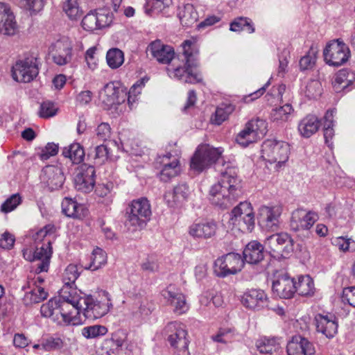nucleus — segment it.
I'll return each mask as SVG.
<instances>
[{"instance_id":"nucleus-1","label":"nucleus","mask_w":355,"mask_h":355,"mask_svg":"<svg viewBox=\"0 0 355 355\" xmlns=\"http://www.w3.org/2000/svg\"><path fill=\"white\" fill-rule=\"evenodd\" d=\"M241 181L237 176L236 169L227 166L221 173L218 182L211 187L210 201L220 209H227L238 198L241 193Z\"/></svg>"},{"instance_id":"nucleus-2","label":"nucleus","mask_w":355,"mask_h":355,"mask_svg":"<svg viewBox=\"0 0 355 355\" xmlns=\"http://www.w3.org/2000/svg\"><path fill=\"white\" fill-rule=\"evenodd\" d=\"M125 226L130 231L140 230L146 227L152 214L149 201L145 198L132 200L126 209Z\"/></svg>"},{"instance_id":"nucleus-3","label":"nucleus","mask_w":355,"mask_h":355,"mask_svg":"<svg viewBox=\"0 0 355 355\" xmlns=\"http://www.w3.org/2000/svg\"><path fill=\"white\" fill-rule=\"evenodd\" d=\"M290 146L287 142L268 139L262 144L261 157L266 162L275 164V168L279 169L288 159Z\"/></svg>"},{"instance_id":"nucleus-4","label":"nucleus","mask_w":355,"mask_h":355,"mask_svg":"<svg viewBox=\"0 0 355 355\" xmlns=\"http://www.w3.org/2000/svg\"><path fill=\"white\" fill-rule=\"evenodd\" d=\"M68 306L69 305L67 303L61 302L60 298L55 297L42 304L40 311L42 316L51 318L59 324H78L79 320L74 319L71 312L67 311Z\"/></svg>"},{"instance_id":"nucleus-5","label":"nucleus","mask_w":355,"mask_h":355,"mask_svg":"<svg viewBox=\"0 0 355 355\" xmlns=\"http://www.w3.org/2000/svg\"><path fill=\"white\" fill-rule=\"evenodd\" d=\"M222 148H214L209 144L200 145L191 158L190 167L200 173L215 163L222 155Z\"/></svg>"},{"instance_id":"nucleus-6","label":"nucleus","mask_w":355,"mask_h":355,"mask_svg":"<svg viewBox=\"0 0 355 355\" xmlns=\"http://www.w3.org/2000/svg\"><path fill=\"white\" fill-rule=\"evenodd\" d=\"M81 302L80 314L77 316V319L79 320L78 323L82 322L83 317L84 319L89 320L100 318L106 315L112 307V304L109 299L97 300L91 295L85 296Z\"/></svg>"},{"instance_id":"nucleus-7","label":"nucleus","mask_w":355,"mask_h":355,"mask_svg":"<svg viewBox=\"0 0 355 355\" xmlns=\"http://www.w3.org/2000/svg\"><path fill=\"white\" fill-rule=\"evenodd\" d=\"M164 334L173 348L175 355H189L187 331L182 324L177 322L168 323L164 329Z\"/></svg>"},{"instance_id":"nucleus-8","label":"nucleus","mask_w":355,"mask_h":355,"mask_svg":"<svg viewBox=\"0 0 355 355\" xmlns=\"http://www.w3.org/2000/svg\"><path fill=\"white\" fill-rule=\"evenodd\" d=\"M267 132V123L265 120L257 119L248 121L243 129L236 137V143L242 147L257 142Z\"/></svg>"},{"instance_id":"nucleus-9","label":"nucleus","mask_w":355,"mask_h":355,"mask_svg":"<svg viewBox=\"0 0 355 355\" xmlns=\"http://www.w3.org/2000/svg\"><path fill=\"white\" fill-rule=\"evenodd\" d=\"M244 266V261L238 253L231 252L218 258L214 266L216 276L225 277L240 272Z\"/></svg>"},{"instance_id":"nucleus-10","label":"nucleus","mask_w":355,"mask_h":355,"mask_svg":"<svg viewBox=\"0 0 355 355\" xmlns=\"http://www.w3.org/2000/svg\"><path fill=\"white\" fill-rule=\"evenodd\" d=\"M324 61L329 66L339 67L346 63L351 57L348 46L340 39L331 41L323 52Z\"/></svg>"},{"instance_id":"nucleus-11","label":"nucleus","mask_w":355,"mask_h":355,"mask_svg":"<svg viewBox=\"0 0 355 355\" xmlns=\"http://www.w3.org/2000/svg\"><path fill=\"white\" fill-rule=\"evenodd\" d=\"M113 21V15L107 9L100 8L89 12L82 19L83 28L93 32L107 28Z\"/></svg>"},{"instance_id":"nucleus-12","label":"nucleus","mask_w":355,"mask_h":355,"mask_svg":"<svg viewBox=\"0 0 355 355\" xmlns=\"http://www.w3.org/2000/svg\"><path fill=\"white\" fill-rule=\"evenodd\" d=\"M231 220L238 224L243 232H252L254 228L255 218L252 205L248 202H242L232 211Z\"/></svg>"},{"instance_id":"nucleus-13","label":"nucleus","mask_w":355,"mask_h":355,"mask_svg":"<svg viewBox=\"0 0 355 355\" xmlns=\"http://www.w3.org/2000/svg\"><path fill=\"white\" fill-rule=\"evenodd\" d=\"M73 285H64L60 291L59 296L57 297L60 298L61 302H66L69 305L67 311L71 312V316H73L74 319H77L78 315L80 314L82 300L87 295L77 288L73 287Z\"/></svg>"},{"instance_id":"nucleus-14","label":"nucleus","mask_w":355,"mask_h":355,"mask_svg":"<svg viewBox=\"0 0 355 355\" xmlns=\"http://www.w3.org/2000/svg\"><path fill=\"white\" fill-rule=\"evenodd\" d=\"M39 69L34 58L19 60L12 67V76L17 82L29 83L38 74Z\"/></svg>"},{"instance_id":"nucleus-15","label":"nucleus","mask_w":355,"mask_h":355,"mask_svg":"<svg viewBox=\"0 0 355 355\" xmlns=\"http://www.w3.org/2000/svg\"><path fill=\"white\" fill-rule=\"evenodd\" d=\"M265 245L270 252L275 254L274 256L286 257L293 251V241L288 234L282 232L268 236Z\"/></svg>"},{"instance_id":"nucleus-16","label":"nucleus","mask_w":355,"mask_h":355,"mask_svg":"<svg viewBox=\"0 0 355 355\" xmlns=\"http://www.w3.org/2000/svg\"><path fill=\"white\" fill-rule=\"evenodd\" d=\"M282 212L280 205H262L259 209L258 221L259 225L268 231H276Z\"/></svg>"},{"instance_id":"nucleus-17","label":"nucleus","mask_w":355,"mask_h":355,"mask_svg":"<svg viewBox=\"0 0 355 355\" xmlns=\"http://www.w3.org/2000/svg\"><path fill=\"white\" fill-rule=\"evenodd\" d=\"M95 169L92 165L83 164L79 166L74 177V185L77 190L83 193L91 192L95 185Z\"/></svg>"},{"instance_id":"nucleus-18","label":"nucleus","mask_w":355,"mask_h":355,"mask_svg":"<svg viewBox=\"0 0 355 355\" xmlns=\"http://www.w3.org/2000/svg\"><path fill=\"white\" fill-rule=\"evenodd\" d=\"M196 62H189L184 60L183 67L168 68V73L171 78H177L184 83L195 84L202 80L201 74L197 71Z\"/></svg>"},{"instance_id":"nucleus-19","label":"nucleus","mask_w":355,"mask_h":355,"mask_svg":"<svg viewBox=\"0 0 355 355\" xmlns=\"http://www.w3.org/2000/svg\"><path fill=\"white\" fill-rule=\"evenodd\" d=\"M162 295L170 305L175 314L181 315L186 313L189 306L185 295L174 285H169L162 292Z\"/></svg>"},{"instance_id":"nucleus-20","label":"nucleus","mask_w":355,"mask_h":355,"mask_svg":"<svg viewBox=\"0 0 355 355\" xmlns=\"http://www.w3.org/2000/svg\"><path fill=\"white\" fill-rule=\"evenodd\" d=\"M272 290L277 296L284 298H291L296 291L295 282L286 273L278 274L272 282Z\"/></svg>"},{"instance_id":"nucleus-21","label":"nucleus","mask_w":355,"mask_h":355,"mask_svg":"<svg viewBox=\"0 0 355 355\" xmlns=\"http://www.w3.org/2000/svg\"><path fill=\"white\" fill-rule=\"evenodd\" d=\"M157 162L162 166L159 176L162 181L167 182L180 173L181 166L179 159L170 153L159 156Z\"/></svg>"},{"instance_id":"nucleus-22","label":"nucleus","mask_w":355,"mask_h":355,"mask_svg":"<svg viewBox=\"0 0 355 355\" xmlns=\"http://www.w3.org/2000/svg\"><path fill=\"white\" fill-rule=\"evenodd\" d=\"M18 32L19 26L10 6L0 2V34L6 36H14Z\"/></svg>"},{"instance_id":"nucleus-23","label":"nucleus","mask_w":355,"mask_h":355,"mask_svg":"<svg viewBox=\"0 0 355 355\" xmlns=\"http://www.w3.org/2000/svg\"><path fill=\"white\" fill-rule=\"evenodd\" d=\"M98 98L105 109H110L125 101L123 91L114 83L106 84L99 92Z\"/></svg>"},{"instance_id":"nucleus-24","label":"nucleus","mask_w":355,"mask_h":355,"mask_svg":"<svg viewBox=\"0 0 355 355\" xmlns=\"http://www.w3.org/2000/svg\"><path fill=\"white\" fill-rule=\"evenodd\" d=\"M318 219V216L315 212L298 209L292 213L290 227L295 232L309 230Z\"/></svg>"},{"instance_id":"nucleus-25","label":"nucleus","mask_w":355,"mask_h":355,"mask_svg":"<svg viewBox=\"0 0 355 355\" xmlns=\"http://www.w3.org/2000/svg\"><path fill=\"white\" fill-rule=\"evenodd\" d=\"M129 310L134 319L141 321L151 314L154 304L146 296L136 295L130 304Z\"/></svg>"},{"instance_id":"nucleus-26","label":"nucleus","mask_w":355,"mask_h":355,"mask_svg":"<svg viewBox=\"0 0 355 355\" xmlns=\"http://www.w3.org/2000/svg\"><path fill=\"white\" fill-rule=\"evenodd\" d=\"M42 182L51 191L60 188L64 181L63 172L58 166H46L40 175Z\"/></svg>"},{"instance_id":"nucleus-27","label":"nucleus","mask_w":355,"mask_h":355,"mask_svg":"<svg viewBox=\"0 0 355 355\" xmlns=\"http://www.w3.org/2000/svg\"><path fill=\"white\" fill-rule=\"evenodd\" d=\"M314 322L317 331L328 338H334L338 332V321L334 315L318 313L315 315Z\"/></svg>"},{"instance_id":"nucleus-28","label":"nucleus","mask_w":355,"mask_h":355,"mask_svg":"<svg viewBox=\"0 0 355 355\" xmlns=\"http://www.w3.org/2000/svg\"><path fill=\"white\" fill-rule=\"evenodd\" d=\"M71 44L68 37H62L52 46V58L58 65H64L71 60Z\"/></svg>"},{"instance_id":"nucleus-29","label":"nucleus","mask_w":355,"mask_h":355,"mask_svg":"<svg viewBox=\"0 0 355 355\" xmlns=\"http://www.w3.org/2000/svg\"><path fill=\"white\" fill-rule=\"evenodd\" d=\"M148 51L161 64H169L175 57L174 49L161 40L152 42L148 46Z\"/></svg>"},{"instance_id":"nucleus-30","label":"nucleus","mask_w":355,"mask_h":355,"mask_svg":"<svg viewBox=\"0 0 355 355\" xmlns=\"http://www.w3.org/2000/svg\"><path fill=\"white\" fill-rule=\"evenodd\" d=\"M288 355H313L315 352L314 345L308 339L297 335L288 343Z\"/></svg>"},{"instance_id":"nucleus-31","label":"nucleus","mask_w":355,"mask_h":355,"mask_svg":"<svg viewBox=\"0 0 355 355\" xmlns=\"http://www.w3.org/2000/svg\"><path fill=\"white\" fill-rule=\"evenodd\" d=\"M241 302L246 308L259 310L268 305V297L263 290L251 289L243 294Z\"/></svg>"},{"instance_id":"nucleus-32","label":"nucleus","mask_w":355,"mask_h":355,"mask_svg":"<svg viewBox=\"0 0 355 355\" xmlns=\"http://www.w3.org/2000/svg\"><path fill=\"white\" fill-rule=\"evenodd\" d=\"M216 224L211 221L192 223L188 228L189 235L194 239H207L215 235Z\"/></svg>"},{"instance_id":"nucleus-33","label":"nucleus","mask_w":355,"mask_h":355,"mask_svg":"<svg viewBox=\"0 0 355 355\" xmlns=\"http://www.w3.org/2000/svg\"><path fill=\"white\" fill-rule=\"evenodd\" d=\"M34 252L35 260L38 261V263L36 264V272H46L49 269L52 254V248L49 245V241L37 244Z\"/></svg>"},{"instance_id":"nucleus-34","label":"nucleus","mask_w":355,"mask_h":355,"mask_svg":"<svg viewBox=\"0 0 355 355\" xmlns=\"http://www.w3.org/2000/svg\"><path fill=\"white\" fill-rule=\"evenodd\" d=\"M264 257L263 247L257 241L250 242L243 250V261L250 264H257Z\"/></svg>"},{"instance_id":"nucleus-35","label":"nucleus","mask_w":355,"mask_h":355,"mask_svg":"<svg viewBox=\"0 0 355 355\" xmlns=\"http://www.w3.org/2000/svg\"><path fill=\"white\" fill-rule=\"evenodd\" d=\"M190 194V189L187 184H180L177 185L172 192L165 194V200L171 207H174L186 201Z\"/></svg>"},{"instance_id":"nucleus-36","label":"nucleus","mask_w":355,"mask_h":355,"mask_svg":"<svg viewBox=\"0 0 355 355\" xmlns=\"http://www.w3.org/2000/svg\"><path fill=\"white\" fill-rule=\"evenodd\" d=\"M62 212L68 217L81 219L84 218L87 210L85 207L76 201L69 198H65L62 202Z\"/></svg>"},{"instance_id":"nucleus-37","label":"nucleus","mask_w":355,"mask_h":355,"mask_svg":"<svg viewBox=\"0 0 355 355\" xmlns=\"http://www.w3.org/2000/svg\"><path fill=\"white\" fill-rule=\"evenodd\" d=\"M320 121L315 115H307L298 124L300 134L306 138L310 137L319 129Z\"/></svg>"},{"instance_id":"nucleus-38","label":"nucleus","mask_w":355,"mask_h":355,"mask_svg":"<svg viewBox=\"0 0 355 355\" xmlns=\"http://www.w3.org/2000/svg\"><path fill=\"white\" fill-rule=\"evenodd\" d=\"M294 110L291 104L273 108L270 114V120L277 124H282L291 120Z\"/></svg>"},{"instance_id":"nucleus-39","label":"nucleus","mask_w":355,"mask_h":355,"mask_svg":"<svg viewBox=\"0 0 355 355\" xmlns=\"http://www.w3.org/2000/svg\"><path fill=\"white\" fill-rule=\"evenodd\" d=\"M178 16L181 24L184 26H192L198 19V14L192 4L184 6L179 11Z\"/></svg>"},{"instance_id":"nucleus-40","label":"nucleus","mask_w":355,"mask_h":355,"mask_svg":"<svg viewBox=\"0 0 355 355\" xmlns=\"http://www.w3.org/2000/svg\"><path fill=\"white\" fill-rule=\"evenodd\" d=\"M257 349L263 354H272L280 347L279 339L277 338L261 337L256 342Z\"/></svg>"},{"instance_id":"nucleus-41","label":"nucleus","mask_w":355,"mask_h":355,"mask_svg":"<svg viewBox=\"0 0 355 355\" xmlns=\"http://www.w3.org/2000/svg\"><path fill=\"white\" fill-rule=\"evenodd\" d=\"M107 257L106 252L100 248H95L90 257V263L85 266L87 270H97L106 265Z\"/></svg>"},{"instance_id":"nucleus-42","label":"nucleus","mask_w":355,"mask_h":355,"mask_svg":"<svg viewBox=\"0 0 355 355\" xmlns=\"http://www.w3.org/2000/svg\"><path fill=\"white\" fill-rule=\"evenodd\" d=\"M354 74L347 69H341L338 71L333 81L334 87L336 91L347 88L352 84L354 79Z\"/></svg>"},{"instance_id":"nucleus-43","label":"nucleus","mask_w":355,"mask_h":355,"mask_svg":"<svg viewBox=\"0 0 355 355\" xmlns=\"http://www.w3.org/2000/svg\"><path fill=\"white\" fill-rule=\"evenodd\" d=\"M62 155L73 164H79L84 159L85 151L79 143H73L63 149Z\"/></svg>"},{"instance_id":"nucleus-44","label":"nucleus","mask_w":355,"mask_h":355,"mask_svg":"<svg viewBox=\"0 0 355 355\" xmlns=\"http://www.w3.org/2000/svg\"><path fill=\"white\" fill-rule=\"evenodd\" d=\"M234 106L232 104H222L218 106L214 114L211 116V122L216 125H220L234 112Z\"/></svg>"},{"instance_id":"nucleus-45","label":"nucleus","mask_w":355,"mask_h":355,"mask_svg":"<svg viewBox=\"0 0 355 355\" xmlns=\"http://www.w3.org/2000/svg\"><path fill=\"white\" fill-rule=\"evenodd\" d=\"M184 60L189 62H196V56L198 54V45L193 40H185L182 44Z\"/></svg>"},{"instance_id":"nucleus-46","label":"nucleus","mask_w":355,"mask_h":355,"mask_svg":"<svg viewBox=\"0 0 355 355\" xmlns=\"http://www.w3.org/2000/svg\"><path fill=\"white\" fill-rule=\"evenodd\" d=\"M171 3V1L147 0L145 5V12L150 16H154L164 11L165 8L170 6Z\"/></svg>"},{"instance_id":"nucleus-47","label":"nucleus","mask_w":355,"mask_h":355,"mask_svg":"<svg viewBox=\"0 0 355 355\" xmlns=\"http://www.w3.org/2000/svg\"><path fill=\"white\" fill-rule=\"evenodd\" d=\"M54 226L51 225H46L42 229L38 230L33 236L36 245L49 241V245H51V241L54 237Z\"/></svg>"},{"instance_id":"nucleus-48","label":"nucleus","mask_w":355,"mask_h":355,"mask_svg":"<svg viewBox=\"0 0 355 355\" xmlns=\"http://www.w3.org/2000/svg\"><path fill=\"white\" fill-rule=\"evenodd\" d=\"M63 10L71 20L78 19L83 13L78 0H66L63 3Z\"/></svg>"},{"instance_id":"nucleus-49","label":"nucleus","mask_w":355,"mask_h":355,"mask_svg":"<svg viewBox=\"0 0 355 355\" xmlns=\"http://www.w3.org/2000/svg\"><path fill=\"white\" fill-rule=\"evenodd\" d=\"M296 291L300 295H308L313 293V283L309 276H302L295 282Z\"/></svg>"},{"instance_id":"nucleus-50","label":"nucleus","mask_w":355,"mask_h":355,"mask_svg":"<svg viewBox=\"0 0 355 355\" xmlns=\"http://www.w3.org/2000/svg\"><path fill=\"white\" fill-rule=\"evenodd\" d=\"M245 27L249 33L254 32L255 29L252 20L248 17H239L235 19L230 24V31L234 32H240L243 31Z\"/></svg>"},{"instance_id":"nucleus-51","label":"nucleus","mask_w":355,"mask_h":355,"mask_svg":"<svg viewBox=\"0 0 355 355\" xmlns=\"http://www.w3.org/2000/svg\"><path fill=\"white\" fill-rule=\"evenodd\" d=\"M107 64L112 69L119 68L124 62L123 53L119 49H112L106 55Z\"/></svg>"},{"instance_id":"nucleus-52","label":"nucleus","mask_w":355,"mask_h":355,"mask_svg":"<svg viewBox=\"0 0 355 355\" xmlns=\"http://www.w3.org/2000/svg\"><path fill=\"white\" fill-rule=\"evenodd\" d=\"M107 333V327L103 325L85 327L81 330L82 336L87 339H92L99 336H103Z\"/></svg>"},{"instance_id":"nucleus-53","label":"nucleus","mask_w":355,"mask_h":355,"mask_svg":"<svg viewBox=\"0 0 355 355\" xmlns=\"http://www.w3.org/2000/svg\"><path fill=\"white\" fill-rule=\"evenodd\" d=\"M332 243L343 252L355 251V241L347 236H338L333 239Z\"/></svg>"},{"instance_id":"nucleus-54","label":"nucleus","mask_w":355,"mask_h":355,"mask_svg":"<svg viewBox=\"0 0 355 355\" xmlns=\"http://www.w3.org/2000/svg\"><path fill=\"white\" fill-rule=\"evenodd\" d=\"M145 85L144 79L137 80L130 89L128 94V103L132 109L134 104L137 101L138 96L141 94L143 87Z\"/></svg>"},{"instance_id":"nucleus-55","label":"nucleus","mask_w":355,"mask_h":355,"mask_svg":"<svg viewBox=\"0 0 355 355\" xmlns=\"http://www.w3.org/2000/svg\"><path fill=\"white\" fill-rule=\"evenodd\" d=\"M48 293L40 285H36L31 291L26 293L25 295L26 300H29L31 303H39L47 297Z\"/></svg>"},{"instance_id":"nucleus-56","label":"nucleus","mask_w":355,"mask_h":355,"mask_svg":"<svg viewBox=\"0 0 355 355\" xmlns=\"http://www.w3.org/2000/svg\"><path fill=\"white\" fill-rule=\"evenodd\" d=\"M316 51L313 49H311L300 60V68L301 70H308L313 68L316 61Z\"/></svg>"},{"instance_id":"nucleus-57","label":"nucleus","mask_w":355,"mask_h":355,"mask_svg":"<svg viewBox=\"0 0 355 355\" xmlns=\"http://www.w3.org/2000/svg\"><path fill=\"white\" fill-rule=\"evenodd\" d=\"M80 275L78 266L74 264H69L65 269L63 274L64 285L74 284L75 281Z\"/></svg>"},{"instance_id":"nucleus-58","label":"nucleus","mask_w":355,"mask_h":355,"mask_svg":"<svg viewBox=\"0 0 355 355\" xmlns=\"http://www.w3.org/2000/svg\"><path fill=\"white\" fill-rule=\"evenodd\" d=\"M322 85L318 80H311L306 87L305 94L309 98H316L322 94Z\"/></svg>"},{"instance_id":"nucleus-59","label":"nucleus","mask_w":355,"mask_h":355,"mask_svg":"<svg viewBox=\"0 0 355 355\" xmlns=\"http://www.w3.org/2000/svg\"><path fill=\"white\" fill-rule=\"evenodd\" d=\"M20 4L31 13H35L43 8L44 1V0H20Z\"/></svg>"},{"instance_id":"nucleus-60","label":"nucleus","mask_w":355,"mask_h":355,"mask_svg":"<svg viewBox=\"0 0 355 355\" xmlns=\"http://www.w3.org/2000/svg\"><path fill=\"white\" fill-rule=\"evenodd\" d=\"M21 201L19 195L13 194L1 205V210L4 213L10 212L21 203Z\"/></svg>"},{"instance_id":"nucleus-61","label":"nucleus","mask_w":355,"mask_h":355,"mask_svg":"<svg viewBox=\"0 0 355 355\" xmlns=\"http://www.w3.org/2000/svg\"><path fill=\"white\" fill-rule=\"evenodd\" d=\"M290 58V51L287 48L282 49L279 55L278 74L283 76L286 71Z\"/></svg>"},{"instance_id":"nucleus-62","label":"nucleus","mask_w":355,"mask_h":355,"mask_svg":"<svg viewBox=\"0 0 355 355\" xmlns=\"http://www.w3.org/2000/svg\"><path fill=\"white\" fill-rule=\"evenodd\" d=\"M58 108L51 101H44L40 105V116L42 118H49L55 116Z\"/></svg>"},{"instance_id":"nucleus-63","label":"nucleus","mask_w":355,"mask_h":355,"mask_svg":"<svg viewBox=\"0 0 355 355\" xmlns=\"http://www.w3.org/2000/svg\"><path fill=\"white\" fill-rule=\"evenodd\" d=\"M63 346V342L60 338H49L42 341V350L51 351L60 349Z\"/></svg>"},{"instance_id":"nucleus-64","label":"nucleus","mask_w":355,"mask_h":355,"mask_svg":"<svg viewBox=\"0 0 355 355\" xmlns=\"http://www.w3.org/2000/svg\"><path fill=\"white\" fill-rule=\"evenodd\" d=\"M342 301L355 307V286L345 288L343 291Z\"/></svg>"}]
</instances>
